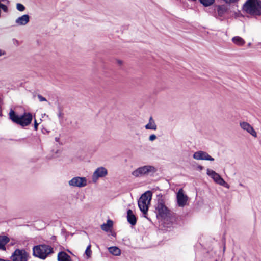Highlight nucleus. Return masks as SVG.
I'll return each mask as SVG.
<instances>
[{"instance_id":"412c9836","label":"nucleus","mask_w":261,"mask_h":261,"mask_svg":"<svg viewBox=\"0 0 261 261\" xmlns=\"http://www.w3.org/2000/svg\"><path fill=\"white\" fill-rule=\"evenodd\" d=\"M232 41L236 45L239 46L243 45L245 41L244 40L239 36H235L232 38Z\"/></svg>"},{"instance_id":"f8f14e48","label":"nucleus","mask_w":261,"mask_h":261,"mask_svg":"<svg viewBox=\"0 0 261 261\" xmlns=\"http://www.w3.org/2000/svg\"><path fill=\"white\" fill-rule=\"evenodd\" d=\"M188 197L184 194L182 189H180L177 193V204L180 207H184L186 205Z\"/></svg>"},{"instance_id":"0eeeda50","label":"nucleus","mask_w":261,"mask_h":261,"mask_svg":"<svg viewBox=\"0 0 261 261\" xmlns=\"http://www.w3.org/2000/svg\"><path fill=\"white\" fill-rule=\"evenodd\" d=\"M206 174L208 176L211 177L214 181L217 184L223 186L224 187L229 189V185L225 182V181L221 177V176L215 171L207 169L206 170Z\"/></svg>"},{"instance_id":"9d476101","label":"nucleus","mask_w":261,"mask_h":261,"mask_svg":"<svg viewBox=\"0 0 261 261\" xmlns=\"http://www.w3.org/2000/svg\"><path fill=\"white\" fill-rule=\"evenodd\" d=\"M108 171L107 169L103 167L97 168L93 172L92 176V180L93 183L97 182L99 178H102L107 176Z\"/></svg>"},{"instance_id":"2f4dec72","label":"nucleus","mask_w":261,"mask_h":261,"mask_svg":"<svg viewBox=\"0 0 261 261\" xmlns=\"http://www.w3.org/2000/svg\"><path fill=\"white\" fill-rule=\"evenodd\" d=\"M117 63L119 65H121L122 64V62L121 61H120V60H118L117 61Z\"/></svg>"},{"instance_id":"473e14b6","label":"nucleus","mask_w":261,"mask_h":261,"mask_svg":"<svg viewBox=\"0 0 261 261\" xmlns=\"http://www.w3.org/2000/svg\"><path fill=\"white\" fill-rule=\"evenodd\" d=\"M55 140H56V141L58 142V141H59V138H58V137H56V138H55Z\"/></svg>"},{"instance_id":"20e7f679","label":"nucleus","mask_w":261,"mask_h":261,"mask_svg":"<svg viewBox=\"0 0 261 261\" xmlns=\"http://www.w3.org/2000/svg\"><path fill=\"white\" fill-rule=\"evenodd\" d=\"M53 252V248L49 245L42 244L33 247V255L41 259H45L47 256Z\"/></svg>"},{"instance_id":"f03ea898","label":"nucleus","mask_w":261,"mask_h":261,"mask_svg":"<svg viewBox=\"0 0 261 261\" xmlns=\"http://www.w3.org/2000/svg\"><path fill=\"white\" fill-rule=\"evenodd\" d=\"M9 115L10 119L13 122L23 127L29 125L32 120V115L30 113H24L22 115L19 116L15 114L14 111L11 109Z\"/></svg>"},{"instance_id":"9b49d317","label":"nucleus","mask_w":261,"mask_h":261,"mask_svg":"<svg viewBox=\"0 0 261 261\" xmlns=\"http://www.w3.org/2000/svg\"><path fill=\"white\" fill-rule=\"evenodd\" d=\"M193 158L197 160H207L213 161L214 159L207 152L203 151H198L195 152Z\"/></svg>"},{"instance_id":"6ab92c4d","label":"nucleus","mask_w":261,"mask_h":261,"mask_svg":"<svg viewBox=\"0 0 261 261\" xmlns=\"http://www.w3.org/2000/svg\"><path fill=\"white\" fill-rule=\"evenodd\" d=\"M146 129L156 130L157 126L154 122L152 117H150L149 120V122L145 126Z\"/></svg>"},{"instance_id":"6e6552de","label":"nucleus","mask_w":261,"mask_h":261,"mask_svg":"<svg viewBox=\"0 0 261 261\" xmlns=\"http://www.w3.org/2000/svg\"><path fill=\"white\" fill-rule=\"evenodd\" d=\"M29 254L23 249H16L11 256L12 261H27Z\"/></svg>"},{"instance_id":"dca6fc26","label":"nucleus","mask_w":261,"mask_h":261,"mask_svg":"<svg viewBox=\"0 0 261 261\" xmlns=\"http://www.w3.org/2000/svg\"><path fill=\"white\" fill-rule=\"evenodd\" d=\"M9 241L10 239L7 236L0 235V250L6 251V245Z\"/></svg>"},{"instance_id":"ddd939ff","label":"nucleus","mask_w":261,"mask_h":261,"mask_svg":"<svg viewBox=\"0 0 261 261\" xmlns=\"http://www.w3.org/2000/svg\"><path fill=\"white\" fill-rule=\"evenodd\" d=\"M240 126L241 128L246 131L248 133L250 134L253 137H257V133L253 127L248 122L242 121L240 122Z\"/></svg>"},{"instance_id":"a878e982","label":"nucleus","mask_w":261,"mask_h":261,"mask_svg":"<svg viewBox=\"0 0 261 261\" xmlns=\"http://www.w3.org/2000/svg\"><path fill=\"white\" fill-rule=\"evenodd\" d=\"M37 97L39 99V101H41V102L47 101L45 97H43L40 94H38L37 95Z\"/></svg>"},{"instance_id":"39448f33","label":"nucleus","mask_w":261,"mask_h":261,"mask_svg":"<svg viewBox=\"0 0 261 261\" xmlns=\"http://www.w3.org/2000/svg\"><path fill=\"white\" fill-rule=\"evenodd\" d=\"M152 192L150 191H147L141 196L138 201L139 209L145 218H147L146 215L147 214L149 205L150 204Z\"/></svg>"},{"instance_id":"bb28decb","label":"nucleus","mask_w":261,"mask_h":261,"mask_svg":"<svg viewBox=\"0 0 261 261\" xmlns=\"http://www.w3.org/2000/svg\"><path fill=\"white\" fill-rule=\"evenodd\" d=\"M58 116L59 118H62L63 117V113L61 108H59V112L58 113Z\"/></svg>"},{"instance_id":"cd10ccee","label":"nucleus","mask_w":261,"mask_h":261,"mask_svg":"<svg viewBox=\"0 0 261 261\" xmlns=\"http://www.w3.org/2000/svg\"><path fill=\"white\" fill-rule=\"evenodd\" d=\"M156 139V136L154 134H152L149 136V139L150 141H153Z\"/></svg>"},{"instance_id":"423d86ee","label":"nucleus","mask_w":261,"mask_h":261,"mask_svg":"<svg viewBox=\"0 0 261 261\" xmlns=\"http://www.w3.org/2000/svg\"><path fill=\"white\" fill-rule=\"evenodd\" d=\"M155 207L158 217L159 216L165 219L170 215V211L165 205V202L162 197L158 199Z\"/></svg>"},{"instance_id":"a211bd4d","label":"nucleus","mask_w":261,"mask_h":261,"mask_svg":"<svg viewBox=\"0 0 261 261\" xmlns=\"http://www.w3.org/2000/svg\"><path fill=\"white\" fill-rule=\"evenodd\" d=\"M227 7L224 5L217 6V13L219 17H222L227 12Z\"/></svg>"},{"instance_id":"aec40b11","label":"nucleus","mask_w":261,"mask_h":261,"mask_svg":"<svg viewBox=\"0 0 261 261\" xmlns=\"http://www.w3.org/2000/svg\"><path fill=\"white\" fill-rule=\"evenodd\" d=\"M113 221L108 220L106 223H103L101 225V228L102 230L108 232L113 226Z\"/></svg>"},{"instance_id":"f3484780","label":"nucleus","mask_w":261,"mask_h":261,"mask_svg":"<svg viewBox=\"0 0 261 261\" xmlns=\"http://www.w3.org/2000/svg\"><path fill=\"white\" fill-rule=\"evenodd\" d=\"M58 261H72L71 257L65 252L60 251L57 256Z\"/></svg>"},{"instance_id":"f257e3e1","label":"nucleus","mask_w":261,"mask_h":261,"mask_svg":"<svg viewBox=\"0 0 261 261\" xmlns=\"http://www.w3.org/2000/svg\"><path fill=\"white\" fill-rule=\"evenodd\" d=\"M158 171V169L152 165H144L134 170L132 175L135 178L151 176L152 177Z\"/></svg>"},{"instance_id":"1a4fd4ad","label":"nucleus","mask_w":261,"mask_h":261,"mask_svg":"<svg viewBox=\"0 0 261 261\" xmlns=\"http://www.w3.org/2000/svg\"><path fill=\"white\" fill-rule=\"evenodd\" d=\"M70 187L83 188L87 186V179L85 177L76 176L68 181Z\"/></svg>"},{"instance_id":"4468645a","label":"nucleus","mask_w":261,"mask_h":261,"mask_svg":"<svg viewBox=\"0 0 261 261\" xmlns=\"http://www.w3.org/2000/svg\"><path fill=\"white\" fill-rule=\"evenodd\" d=\"M30 20V16L28 14H24L18 17L15 20V23L18 25H25Z\"/></svg>"},{"instance_id":"b1692460","label":"nucleus","mask_w":261,"mask_h":261,"mask_svg":"<svg viewBox=\"0 0 261 261\" xmlns=\"http://www.w3.org/2000/svg\"><path fill=\"white\" fill-rule=\"evenodd\" d=\"M92 251L91 250V245L89 244L86 248L85 254L86 255L88 258L91 256Z\"/></svg>"},{"instance_id":"7c9ffc66","label":"nucleus","mask_w":261,"mask_h":261,"mask_svg":"<svg viewBox=\"0 0 261 261\" xmlns=\"http://www.w3.org/2000/svg\"><path fill=\"white\" fill-rule=\"evenodd\" d=\"M5 54V51H3L1 50H0V56H2V55H4Z\"/></svg>"},{"instance_id":"393cba45","label":"nucleus","mask_w":261,"mask_h":261,"mask_svg":"<svg viewBox=\"0 0 261 261\" xmlns=\"http://www.w3.org/2000/svg\"><path fill=\"white\" fill-rule=\"evenodd\" d=\"M16 9L18 11L22 12L24 11L25 9V6L20 3H17L16 4Z\"/></svg>"},{"instance_id":"f704fd0d","label":"nucleus","mask_w":261,"mask_h":261,"mask_svg":"<svg viewBox=\"0 0 261 261\" xmlns=\"http://www.w3.org/2000/svg\"><path fill=\"white\" fill-rule=\"evenodd\" d=\"M239 185H240V186H242H242H243V184H241V183H240V184H239Z\"/></svg>"},{"instance_id":"c756f323","label":"nucleus","mask_w":261,"mask_h":261,"mask_svg":"<svg viewBox=\"0 0 261 261\" xmlns=\"http://www.w3.org/2000/svg\"><path fill=\"white\" fill-rule=\"evenodd\" d=\"M38 125V123H37L36 120H35V123H34V128H35V130L37 129Z\"/></svg>"},{"instance_id":"c85d7f7f","label":"nucleus","mask_w":261,"mask_h":261,"mask_svg":"<svg viewBox=\"0 0 261 261\" xmlns=\"http://www.w3.org/2000/svg\"><path fill=\"white\" fill-rule=\"evenodd\" d=\"M223 1H224L226 3L231 4V3H233L237 2L239 0H223Z\"/></svg>"},{"instance_id":"7ed1b4c3","label":"nucleus","mask_w":261,"mask_h":261,"mask_svg":"<svg viewBox=\"0 0 261 261\" xmlns=\"http://www.w3.org/2000/svg\"><path fill=\"white\" fill-rule=\"evenodd\" d=\"M244 10L252 15H261V1L259 0H247L244 5Z\"/></svg>"},{"instance_id":"5701e85b","label":"nucleus","mask_w":261,"mask_h":261,"mask_svg":"<svg viewBox=\"0 0 261 261\" xmlns=\"http://www.w3.org/2000/svg\"><path fill=\"white\" fill-rule=\"evenodd\" d=\"M199 1L204 6L207 7L213 4L215 0H199Z\"/></svg>"},{"instance_id":"72a5a7b5","label":"nucleus","mask_w":261,"mask_h":261,"mask_svg":"<svg viewBox=\"0 0 261 261\" xmlns=\"http://www.w3.org/2000/svg\"><path fill=\"white\" fill-rule=\"evenodd\" d=\"M198 168H199L200 169H201H201H202L203 167H202V166H199L198 167Z\"/></svg>"},{"instance_id":"4be33fe9","label":"nucleus","mask_w":261,"mask_h":261,"mask_svg":"<svg viewBox=\"0 0 261 261\" xmlns=\"http://www.w3.org/2000/svg\"><path fill=\"white\" fill-rule=\"evenodd\" d=\"M108 250L110 253L115 256H118L121 254L120 249L115 246L110 247L108 248Z\"/></svg>"},{"instance_id":"2eb2a0df","label":"nucleus","mask_w":261,"mask_h":261,"mask_svg":"<svg viewBox=\"0 0 261 261\" xmlns=\"http://www.w3.org/2000/svg\"><path fill=\"white\" fill-rule=\"evenodd\" d=\"M127 220L132 225H136L137 218L130 209H128L127 211Z\"/></svg>"}]
</instances>
